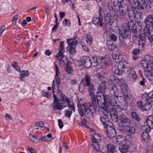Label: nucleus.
I'll return each instance as SVG.
<instances>
[{"label":"nucleus","mask_w":153,"mask_h":153,"mask_svg":"<svg viewBox=\"0 0 153 153\" xmlns=\"http://www.w3.org/2000/svg\"><path fill=\"white\" fill-rule=\"evenodd\" d=\"M103 92L99 91L97 93L96 97L95 95L91 98L92 104L90 103H85L82 105L78 104L77 107L78 111L81 116L83 117L84 115L88 118H92L94 117V113L92 110V105L94 111H98L99 109V102L100 100L104 99Z\"/></svg>","instance_id":"f257e3e1"},{"label":"nucleus","mask_w":153,"mask_h":153,"mask_svg":"<svg viewBox=\"0 0 153 153\" xmlns=\"http://www.w3.org/2000/svg\"><path fill=\"white\" fill-rule=\"evenodd\" d=\"M134 24L131 21L130 22H128V23L123 24L122 27L123 33L121 30L119 32L121 35V36L120 37L119 40L122 45H126V40L128 39L129 40L131 37V31L134 30Z\"/></svg>","instance_id":"f03ea898"},{"label":"nucleus","mask_w":153,"mask_h":153,"mask_svg":"<svg viewBox=\"0 0 153 153\" xmlns=\"http://www.w3.org/2000/svg\"><path fill=\"white\" fill-rule=\"evenodd\" d=\"M115 4L114 3L112 4V2L109 3L107 6V13L104 16L105 21V27L110 28L111 26V22L112 21L116 20L118 17V13L117 10H113V7H114Z\"/></svg>","instance_id":"7ed1b4c3"},{"label":"nucleus","mask_w":153,"mask_h":153,"mask_svg":"<svg viewBox=\"0 0 153 153\" xmlns=\"http://www.w3.org/2000/svg\"><path fill=\"white\" fill-rule=\"evenodd\" d=\"M63 94L61 93L58 101L53 102L52 107L53 110H61L70 103V101Z\"/></svg>","instance_id":"20e7f679"},{"label":"nucleus","mask_w":153,"mask_h":153,"mask_svg":"<svg viewBox=\"0 0 153 153\" xmlns=\"http://www.w3.org/2000/svg\"><path fill=\"white\" fill-rule=\"evenodd\" d=\"M91 77L90 75L86 74L81 81L79 86V90L81 92L84 90V88L87 87L92 84L91 83Z\"/></svg>","instance_id":"39448f33"},{"label":"nucleus","mask_w":153,"mask_h":153,"mask_svg":"<svg viewBox=\"0 0 153 153\" xmlns=\"http://www.w3.org/2000/svg\"><path fill=\"white\" fill-rule=\"evenodd\" d=\"M114 102L115 104L118 103L119 104L118 106L122 109L127 110V104L125 102V97L120 96V94H118L114 97Z\"/></svg>","instance_id":"423d86ee"},{"label":"nucleus","mask_w":153,"mask_h":153,"mask_svg":"<svg viewBox=\"0 0 153 153\" xmlns=\"http://www.w3.org/2000/svg\"><path fill=\"white\" fill-rule=\"evenodd\" d=\"M119 120L120 122L121 126L125 127L131 124V120L126 116L121 114L119 116Z\"/></svg>","instance_id":"0eeeda50"},{"label":"nucleus","mask_w":153,"mask_h":153,"mask_svg":"<svg viewBox=\"0 0 153 153\" xmlns=\"http://www.w3.org/2000/svg\"><path fill=\"white\" fill-rule=\"evenodd\" d=\"M149 1L150 3L153 2V0H139L138 2L137 8L139 10H142L146 8Z\"/></svg>","instance_id":"6e6552de"},{"label":"nucleus","mask_w":153,"mask_h":153,"mask_svg":"<svg viewBox=\"0 0 153 153\" xmlns=\"http://www.w3.org/2000/svg\"><path fill=\"white\" fill-rule=\"evenodd\" d=\"M92 23L93 24L97 26L98 27L103 26L104 23L103 22V18L99 16L94 17L93 18Z\"/></svg>","instance_id":"1a4fd4ad"},{"label":"nucleus","mask_w":153,"mask_h":153,"mask_svg":"<svg viewBox=\"0 0 153 153\" xmlns=\"http://www.w3.org/2000/svg\"><path fill=\"white\" fill-rule=\"evenodd\" d=\"M104 100L105 101L104 105L107 106H113L115 105L114 100H113V97L109 95L105 96Z\"/></svg>","instance_id":"9d476101"},{"label":"nucleus","mask_w":153,"mask_h":153,"mask_svg":"<svg viewBox=\"0 0 153 153\" xmlns=\"http://www.w3.org/2000/svg\"><path fill=\"white\" fill-rule=\"evenodd\" d=\"M108 88L109 90L110 93L112 95H114L115 97L120 94L119 91L117 88L115 84L111 83L108 85Z\"/></svg>","instance_id":"9b49d317"},{"label":"nucleus","mask_w":153,"mask_h":153,"mask_svg":"<svg viewBox=\"0 0 153 153\" xmlns=\"http://www.w3.org/2000/svg\"><path fill=\"white\" fill-rule=\"evenodd\" d=\"M54 64L55 65L54 68H55L56 71L55 81L56 82V83L57 85V87L58 88V91H59V92H60V91H59V85H60V82L59 79V74L60 73V72L59 71V68L58 67L57 65L56 64L55 62H54Z\"/></svg>","instance_id":"f8f14e48"},{"label":"nucleus","mask_w":153,"mask_h":153,"mask_svg":"<svg viewBox=\"0 0 153 153\" xmlns=\"http://www.w3.org/2000/svg\"><path fill=\"white\" fill-rule=\"evenodd\" d=\"M90 58L86 56H83L81 57L80 61L82 65L85 67L88 68L91 65V63L90 61Z\"/></svg>","instance_id":"ddd939ff"},{"label":"nucleus","mask_w":153,"mask_h":153,"mask_svg":"<svg viewBox=\"0 0 153 153\" xmlns=\"http://www.w3.org/2000/svg\"><path fill=\"white\" fill-rule=\"evenodd\" d=\"M106 128L108 137L113 138L115 137L116 135V131L113 128L109 126Z\"/></svg>","instance_id":"4468645a"},{"label":"nucleus","mask_w":153,"mask_h":153,"mask_svg":"<svg viewBox=\"0 0 153 153\" xmlns=\"http://www.w3.org/2000/svg\"><path fill=\"white\" fill-rule=\"evenodd\" d=\"M143 111H148L150 109L152 108V105L153 103L152 102L150 101L149 100H147L146 98L145 99V101L143 102Z\"/></svg>","instance_id":"2eb2a0df"},{"label":"nucleus","mask_w":153,"mask_h":153,"mask_svg":"<svg viewBox=\"0 0 153 153\" xmlns=\"http://www.w3.org/2000/svg\"><path fill=\"white\" fill-rule=\"evenodd\" d=\"M100 120L105 128H106L109 126V123L110 120L108 117L106 116H102L100 117Z\"/></svg>","instance_id":"dca6fc26"},{"label":"nucleus","mask_w":153,"mask_h":153,"mask_svg":"<svg viewBox=\"0 0 153 153\" xmlns=\"http://www.w3.org/2000/svg\"><path fill=\"white\" fill-rule=\"evenodd\" d=\"M136 131V130L135 128L130 126H126L124 129V132L126 134H134L135 133Z\"/></svg>","instance_id":"f3484780"},{"label":"nucleus","mask_w":153,"mask_h":153,"mask_svg":"<svg viewBox=\"0 0 153 153\" xmlns=\"http://www.w3.org/2000/svg\"><path fill=\"white\" fill-rule=\"evenodd\" d=\"M151 129L150 128H147L144 130V131L142 134V137L144 141L147 142L149 139V133L150 132Z\"/></svg>","instance_id":"a211bd4d"},{"label":"nucleus","mask_w":153,"mask_h":153,"mask_svg":"<svg viewBox=\"0 0 153 153\" xmlns=\"http://www.w3.org/2000/svg\"><path fill=\"white\" fill-rule=\"evenodd\" d=\"M88 88L87 89L88 91L89 94V95L91 96V98H92L93 96H95V92L96 89L94 88V85L92 83L89 85L87 86Z\"/></svg>","instance_id":"6ab92c4d"},{"label":"nucleus","mask_w":153,"mask_h":153,"mask_svg":"<svg viewBox=\"0 0 153 153\" xmlns=\"http://www.w3.org/2000/svg\"><path fill=\"white\" fill-rule=\"evenodd\" d=\"M130 146L126 144H122L120 145L119 148L120 152L123 153H126L128 151H129Z\"/></svg>","instance_id":"aec40b11"},{"label":"nucleus","mask_w":153,"mask_h":153,"mask_svg":"<svg viewBox=\"0 0 153 153\" xmlns=\"http://www.w3.org/2000/svg\"><path fill=\"white\" fill-rule=\"evenodd\" d=\"M105 77L103 75H100L99 74H96L94 75V80L96 83L99 84L100 82L104 81Z\"/></svg>","instance_id":"412c9836"},{"label":"nucleus","mask_w":153,"mask_h":153,"mask_svg":"<svg viewBox=\"0 0 153 153\" xmlns=\"http://www.w3.org/2000/svg\"><path fill=\"white\" fill-rule=\"evenodd\" d=\"M146 25L149 26H152L153 25V15H149L144 21Z\"/></svg>","instance_id":"4be33fe9"},{"label":"nucleus","mask_w":153,"mask_h":153,"mask_svg":"<svg viewBox=\"0 0 153 153\" xmlns=\"http://www.w3.org/2000/svg\"><path fill=\"white\" fill-rule=\"evenodd\" d=\"M146 122L149 126L148 128H153V115L148 116L146 119Z\"/></svg>","instance_id":"5701e85b"},{"label":"nucleus","mask_w":153,"mask_h":153,"mask_svg":"<svg viewBox=\"0 0 153 153\" xmlns=\"http://www.w3.org/2000/svg\"><path fill=\"white\" fill-rule=\"evenodd\" d=\"M112 71L113 73L117 75H121L123 74V70H122L118 66L115 65L112 68Z\"/></svg>","instance_id":"b1692460"},{"label":"nucleus","mask_w":153,"mask_h":153,"mask_svg":"<svg viewBox=\"0 0 153 153\" xmlns=\"http://www.w3.org/2000/svg\"><path fill=\"white\" fill-rule=\"evenodd\" d=\"M107 153H117L115 146L111 143H109L106 146Z\"/></svg>","instance_id":"393cba45"},{"label":"nucleus","mask_w":153,"mask_h":153,"mask_svg":"<svg viewBox=\"0 0 153 153\" xmlns=\"http://www.w3.org/2000/svg\"><path fill=\"white\" fill-rule=\"evenodd\" d=\"M119 68L122 69H125L128 67V63L126 61L123 60L119 62L117 66Z\"/></svg>","instance_id":"a878e982"},{"label":"nucleus","mask_w":153,"mask_h":153,"mask_svg":"<svg viewBox=\"0 0 153 153\" xmlns=\"http://www.w3.org/2000/svg\"><path fill=\"white\" fill-rule=\"evenodd\" d=\"M106 83L105 81H103L99 85L98 90L99 92H104L106 89Z\"/></svg>","instance_id":"bb28decb"},{"label":"nucleus","mask_w":153,"mask_h":153,"mask_svg":"<svg viewBox=\"0 0 153 153\" xmlns=\"http://www.w3.org/2000/svg\"><path fill=\"white\" fill-rule=\"evenodd\" d=\"M112 56L113 59L116 60L117 62H119L122 59V56L120 54L112 53Z\"/></svg>","instance_id":"cd10ccee"},{"label":"nucleus","mask_w":153,"mask_h":153,"mask_svg":"<svg viewBox=\"0 0 153 153\" xmlns=\"http://www.w3.org/2000/svg\"><path fill=\"white\" fill-rule=\"evenodd\" d=\"M129 75L131 76V79L133 80L136 79L137 78V76L134 70L133 69L131 68L129 69Z\"/></svg>","instance_id":"c85d7f7f"},{"label":"nucleus","mask_w":153,"mask_h":153,"mask_svg":"<svg viewBox=\"0 0 153 153\" xmlns=\"http://www.w3.org/2000/svg\"><path fill=\"white\" fill-rule=\"evenodd\" d=\"M92 142H99L101 139V137L98 134H94L92 137Z\"/></svg>","instance_id":"c756f323"},{"label":"nucleus","mask_w":153,"mask_h":153,"mask_svg":"<svg viewBox=\"0 0 153 153\" xmlns=\"http://www.w3.org/2000/svg\"><path fill=\"white\" fill-rule=\"evenodd\" d=\"M128 15L130 20L132 21L134 20L135 17L134 11L133 10H129L128 11Z\"/></svg>","instance_id":"7c9ffc66"},{"label":"nucleus","mask_w":153,"mask_h":153,"mask_svg":"<svg viewBox=\"0 0 153 153\" xmlns=\"http://www.w3.org/2000/svg\"><path fill=\"white\" fill-rule=\"evenodd\" d=\"M119 10V17L121 19H126L127 16V11H124L122 10Z\"/></svg>","instance_id":"2f4dec72"},{"label":"nucleus","mask_w":153,"mask_h":153,"mask_svg":"<svg viewBox=\"0 0 153 153\" xmlns=\"http://www.w3.org/2000/svg\"><path fill=\"white\" fill-rule=\"evenodd\" d=\"M59 51V52L58 53V54L55 56V57L57 58V60L61 61L64 57V55H63L64 51Z\"/></svg>","instance_id":"473e14b6"},{"label":"nucleus","mask_w":153,"mask_h":153,"mask_svg":"<svg viewBox=\"0 0 153 153\" xmlns=\"http://www.w3.org/2000/svg\"><path fill=\"white\" fill-rule=\"evenodd\" d=\"M90 60L91 63V65H92L93 66L96 67L98 65V62L96 57H92L91 59H90Z\"/></svg>","instance_id":"72a5a7b5"},{"label":"nucleus","mask_w":153,"mask_h":153,"mask_svg":"<svg viewBox=\"0 0 153 153\" xmlns=\"http://www.w3.org/2000/svg\"><path fill=\"white\" fill-rule=\"evenodd\" d=\"M69 47H76L77 44V41L76 39H71L69 40L68 41Z\"/></svg>","instance_id":"f704fd0d"},{"label":"nucleus","mask_w":153,"mask_h":153,"mask_svg":"<svg viewBox=\"0 0 153 153\" xmlns=\"http://www.w3.org/2000/svg\"><path fill=\"white\" fill-rule=\"evenodd\" d=\"M121 4V3L120 4V5H119V6H118L119 10L128 11V7L127 4L126 3H124L122 4Z\"/></svg>","instance_id":"c9c22d12"},{"label":"nucleus","mask_w":153,"mask_h":153,"mask_svg":"<svg viewBox=\"0 0 153 153\" xmlns=\"http://www.w3.org/2000/svg\"><path fill=\"white\" fill-rule=\"evenodd\" d=\"M140 51L139 49H134L132 52V58L134 60L137 59H138L137 55L139 53Z\"/></svg>","instance_id":"e433bc0d"},{"label":"nucleus","mask_w":153,"mask_h":153,"mask_svg":"<svg viewBox=\"0 0 153 153\" xmlns=\"http://www.w3.org/2000/svg\"><path fill=\"white\" fill-rule=\"evenodd\" d=\"M131 115L133 119H135L136 121L139 122L141 120V118L136 112H132Z\"/></svg>","instance_id":"4c0bfd02"},{"label":"nucleus","mask_w":153,"mask_h":153,"mask_svg":"<svg viewBox=\"0 0 153 153\" xmlns=\"http://www.w3.org/2000/svg\"><path fill=\"white\" fill-rule=\"evenodd\" d=\"M139 37V42L143 45L144 43L145 42L146 39L147 38V37L145 35V32L143 36L141 35Z\"/></svg>","instance_id":"58836bf2"},{"label":"nucleus","mask_w":153,"mask_h":153,"mask_svg":"<svg viewBox=\"0 0 153 153\" xmlns=\"http://www.w3.org/2000/svg\"><path fill=\"white\" fill-rule=\"evenodd\" d=\"M29 138L32 141L35 143H37L39 140V138L36 137L34 135L31 134L30 135Z\"/></svg>","instance_id":"ea45409f"},{"label":"nucleus","mask_w":153,"mask_h":153,"mask_svg":"<svg viewBox=\"0 0 153 153\" xmlns=\"http://www.w3.org/2000/svg\"><path fill=\"white\" fill-rule=\"evenodd\" d=\"M96 71L98 73L96 74H99L100 75H103L106 72V70L104 68L101 67L98 69Z\"/></svg>","instance_id":"a19ab883"},{"label":"nucleus","mask_w":153,"mask_h":153,"mask_svg":"<svg viewBox=\"0 0 153 153\" xmlns=\"http://www.w3.org/2000/svg\"><path fill=\"white\" fill-rule=\"evenodd\" d=\"M139 28L140 27L136 28L134 32V34L135 36L137 38L141 36L140 35L141 30Z\"/></svg>","instance_id":"79ce46f5"},{"label":"nucleus","mask_w":153,"mask_h":153,"mask_svg":"<svg viewBox=\"0 0 153 153\" xmlns=\"http://www.w3.org/2000/svg\"><path fill=\"white\" fill-rule=\"evenodd\" d=\"M75 48L76 47H69L67 48V50L71 54H75L76 53Z\"/></svg>","instance_id":"37998d69"},{"label":"nucleus","mask_w":153,"mask_h":153,"mask_svg":"<svg viewBox=\"0 0 153 153\" xmlns=\"http://www.w3.org/2000/svg\"><path fill=\"white\" fill-rule=\"evenodd\" d=\"M20 75L21 77H27L28 76L29 73L28 71H21L20 70Z\"/></svg>","instance_id":"c03bdc74"},{"label":"nucleus","mask_w":153,"mask_h":153,"mask_svg":"<svg viewBox=\"0 0 153 153\" xmlns=\"http://www.w3.org/2000/svg\"><path fill=\"white\" fill-rule=\"evenodd\" d=\"M86 37L87 39L86 41L87 43L89 45H90L92 42L93 39L91 35L89 33H88L86 35Z\"/></svg>","instance_id":"a18cd8bd"},{"label":"nucleus","mask_w":153,"mask_h":153,"mask_svg":"<svg viewBox=\"0 0 153 153\" xmlns=\"http://www.w3.org/2000/svg\"><path fill=\"white\" fill-rule=\"evenodd\" d=\"M146 98L148 100L153 103V91L148 93L147 95Z\"/></svg>","instance_id":"49530a36"},{"label":"nucleus","mask_w":153,"mask_h":153,"mask_svg":"<svg viewBox=\"0 0 153 153\" xmlns=\"http://www.w3.org/2000/svg\"><path fill=\"white\" fill-rule=\"evenodd\" d=\"M65 71L68 74H70L71 75L73 74L74 71L73 70L71 69V66L68 64L66 66V68Z\"/></svg>","instance_id":"de8ad7c7"},{"label":"nucleus","mask_w":153,"mask_h":153,"mask_svg":"<svg viewBox=\"0 0 153 153\" xmlns=\"http://www.w3.org/2000/svg\"><path fill=\"white\" fill-rule=\"evenodd\" d=\"M141 64L144 68H147L149 66V63H148L147 60L145 59L141 61Z\"/></svg>","instance_id":"09e8293b"},{"label":"nucleus","mask_w":153,"mask_h":153,"mask_svg":"<svg viewBox=\"0 0 153 153\" xmlns=\"http://www.w3.org/2000/svg\"><path fill=\"white\" fill-rule=\"evenodd\" d=\"M145 100L143 99L141 101H139L137 102V105L138 107L143 111V107L144 106L143 102H144Z\"/></svg>","instance_id":"8fccbe9b"},{"label":"nucleus","mask_w":153,"mask_h":153,"mask_svg":"<svg viewBox=\"0 0 153 153\" xmlns=\"http://www.w3.org/2000/svg\"><path fill=\"white\" fill-rule=\"evenodd\" d=\"M36 125L37 126L42 127H46V126L47 125V123L45 122H37L36 123Z\"/></svg>","instance_id":"3c124183"},{"label":"nucleus","mask_w":153,"mask_h":153,"mask_svg":"<svg viewBox=\"0 0 153 153\" xmlns=\"http://www.w3.org/2000/svg\"><path fill=\"white\" fill-rule=\"evenodd\" d=\"M125 102L127 104V108L128 107V103L131 104L132 103V100H130V98L127 95L125 96Z\"/></svg>","instance_id":"603ef678"},{"label":"nucleus","mask_w":153,"mask_h":153,"mask_svg":"<svg viewBox=\"0 0 153 153\" xmlns=\"http://www.w3.org/2000/svg\"><path fill=\"white\" fill-rule=\"evenodd\" d=\"M104 12V8L102 7H100L98 10L99 16L103 18L102 15Z\"/></svg>","instance_id":"864d4df0"},{"label":"nucleus","mask_w":153,"mask_h":153,"mask_svg":"<svg viewBox=\"0 0 153 153\" xmlns=\"http://www.w3.org/2000/svg\"><path fill=\"white\" fill-rule=\"evenodd\" d=\"M99 142H92L93 146L97 150H99L100 149V146L98 144Z\"/></svg>","instance_id":"5fc2aeb1"},{"label":"nucleus","mask_w":153,"mask_h":153,"mask_svg":"<svg viewBox=\"0 0 153 153\" xmlns=\"http://www.w3.org/2000/svg\"><path fill=\"white\" fill-rule=\"evenodd\" d=\"M121 85L120 88L122 92H126L127 91V86L125 83H122Z\"/></svg>","instance_id":"6e6d98bb"},{"label":"nucleus","mask_w":153,"mask_h":153,"mask_svg":"<svg viewBox=\"0 0 153 153\" xmlns=\"http://www.w3.org/2000/svg\"><path fill=\"white\" fill-rule=\"evenodd\" d=\"M72 113V111L67 109L65 111V115L66 117L70 118Z\"/></svg>","instance_id":"4d7b16f0"},{"label":"nucleus","mask_w":153,"mask_h":153,"mask_svg":"<svg viewBox=\"0 0 153 153\" xmlns=\"http://www.w3.org/2000/svg\"><path fill=\"white\" fill-rule=\"evenodd\" d=\"M103 113L104 115V116H106L107 117H108V115H110L111 113L108 109L107 108H104Z\"/></svg>","instance_id":"13d9d810"},{"label":"nucleus","mask_w":153,"mask_h":153,"mask_svg":"<svg viewBox=\"0 0 153 153\" xmlns=\"http://www.w3.org/2000/svg\"><path fill=\"white\" fill-rule=\"evenodd\" d=\"M107 46L108 49L111 51L114 50L116 48V46L112 44H108Z\"/></svg>","instance_id":"bf43d9fd"},{"label":"nucleus","mask_w":153,"mask_h":153,"mask_svg":"<svg viewBox=\"0 0 153 153\" xmlns=\"http://www.w3.org/2000/svg\"><path fill=\"white\" fill-rule=\"evenodd\" d=\"M126 136V140L128 141H132L133 140L132 136L130 134H128Z\"/></svg>","instance_id":"052dcab7"},{"label":"nucleus","mask_w":153,"mask_h":153,"mask_svg":"<svg viewBox=\"0 0 153 153\" xmlns=\"http://www.w3.org/2000/svg\"><path fill=\"white\" fill-rule=\"evenodd\" d=\"M69 105L68 107L71 110V111H75V105L74 103H72L71 104H70V103L68 105Z\"/></svg>","instance_id":"680f3d73"},{"label":"nucleus","mask_w":153,"mask_h":153,"mask_svg":"<svg viewBox=\"0 0 153 153\" xmlns=\"http://www.w3.org/2000/svg\"><path fill=\"white\" fill-rule=\"evenodd\" d=\"M110 39L114 42H116L117 39V37L116 35L114 34H112L110 35Z\"/></svg>","instance_id":"e2e57ef3"},{"label":"nucleus","mask_w":153,"mask_h":153,"mask_svg":"<svg viewBox=\"0 0 153 153\" xmlns=\"http://www.w3.org/2000/svg\"><path fill=\"white\" fill-rule=\"evenodd\" d=\"M43 95L44 97H47L48 98H49L51 96V93L49 92H43Z\"/></svg>","instance_id":"0e129e2a"},{"label":"nucleus","mask_w":153,"mask_h":153,"mask_svg":"<svg viewBox=\"0 0 153 153\" xmlns=\"http://www.w3.org/2000/svg\"><path fill=\"white\" fill-rule=\"evenodd\" d=\"M117 78L114 75H112L110 76V80L112 83H115Z\"/></svg>","instance_id":"69168bd1"},{"label":"nucleus","mask_w":153,"mask_h":153,"mask_svg":"<svg viewBox=\"0 0 153 153\" xmlns=\"http://www.w3.org/2000/svg\"><path fill=\"white\" fill-rule=\"evenodd\" d=\"M78 124L81 126H85L87 122L85 118L82 121H79L78 122Z\"/></svg>","instance_id":"338daca9"},{"label":"nucleus","mask_w":153,"mask_h":153,"mask_svg":"<svg viewBox=\"0 0 153 153\" xmlns=\"http://www.w3.org/2000/svg\"><path fill=\"white\" fill-rule=\"evenodd\" d=\"M147 62L149 63V65L153 64V57H149Z\"/></svg>","instance_id":"774afa93"}]
</instances>
